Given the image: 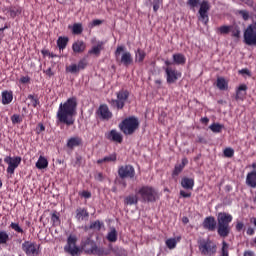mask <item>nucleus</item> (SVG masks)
I'll use <instances>...</instances> for the list:
<instances>
[{"instance_id":"obj_26","label":"nucleus","mask_w":256,"mask_h":256,"mask_svg":"<svg viewBox=\"0 0 256 256\" xmlns=\"http://www.w3.org/2000/svg\"><path fill=\"white\" fill-rule=\"evenodd\" d=\"M89 217V213L86 208H78L76 209V219L79 221L87 220Z\"/></svg>"},{"instance_id":"obj_43","label":"nucleus","mask_w":256,"mask_h":256,"mask_svg":"<svg viewBox=\"0 0 256 256\" xmlns=\"http://www.w3.org/2000/svg\"><path fill=\"white\" fill-rule=\"evenodd\" d=\"M72 32L75 35H79V34L83 33V26L79 23L74 24L73 28H72Z\"/></svg>"},{"instance_id":"obj_45","label":"nucleus","mask_w":256,"mask_h":256,"mask_svg":"<svg viewBox=\"0 0 256 256\" xmlns=\"http://www.w3.org/2000/svg\"><path fill=\"white\" fill-rule=\"evenodd\" d=\"M66 71H67L68 73L76 74V73H79L81 70L79 69V67L77 66V64H72V65L66 67Z\"/></svg>"},{"instance_id":"obj_36","label":"nucleus","mask_w":256,"mask_h":256,"mask_svg":"<svg viewBox=\"0 0 256 256\" xmlns=\"http://www.w3.org/2000/svg\"><path fill=\"white\" fill-rule=\"evenodd\" d=\"M118 239V233L116 228H112L110 232L107 234V240L110 241L111 243H115Z\"/></svg>"},{"instance_id":"obj_52","label":"nucleus","mask_w":256,"mask_h":256,"mask_svg":"<svg viewBox=\"0 0 256 256\" xmlns=\"http://www.w3.org/2000/svg\"><path fill=\"white\" fill-rule=\"evenodd\" d=\"M224 157H228V158H231V157H234L235 155V151L233 148H225L224 149Z\"/></svg>"},{"instance_id":"obj_16","label":"nucleus","mask_w":256,"mask_h":256,"mask_svg":"<svg viewBox=\"0 0 256 256\" xmlns=\"http://www.w3.org/2000/svg\"><path fill=\"white\" fill-rule=\"evenodd\" d=\"M83 146V138L74 136L67 139L66 147L70 150Z\"/></svg>"},{"instance_id":"obj_15","label":"nucleus","mask_w":256,"mask_h":256,"mask_svg":"<svg viewBox=\"0 0 256 256\" xmlns=\"http://www.w3.org/2000/svg\"><path fill=\"white\" fill-rule=\"evenodd\" d=\"M77 98L75 96L68 98L65 102V114L77 115Z\"/></svg>"},{"instance_id":"obj_61","label":"nucleus","mask_w":256,"mask_h":256,"mask_svg":"<svg viewBox=\"0 0 256 256\" xmlns=\"http://www.w3.org/2000/svg\"><path fill=\"white\" fill-rule=\"evenodd\" d=\"M124 52V46H119L118 48H116L115 50V57L118 58L120 56V53Z\"/></svg>"},{"instance_id":"obj_38","label":"nucleus","mask_w":256,"mask_h":256,"mask_svg":"<svg viewBox=\"0 0 256 256\" xmlns=\"http://www.w3.org/2000/svg\"><path fill=\"white\" fill-rule=\"evenodd\" d=\"M27 99L31 101L33 108H37V106L40 105V101L37 95L30 94L27 96Z\"/></svg>"},{"instance_id":"obj_39","label":"nucleus","mask_w":256,"mask_h":256,"mask_svg":"<svg viewBox=\"0 0 256 256\" xmlns=\"http://www.w3.org/2000/svg\"><path fill=\"white\" fill-rule=\"evenodd\" d=\"M231 29H233V26L223 25L220 28H217V33L221 35H227Z\"/></svg>"},{"instance_id":"obj_3","label":"nucleus","mask_w":256,"mask_h":256,"mask_svg":"<svg viewBox=\"0 0 256 256\" xmlns=\"http://www.w3.org/2000/svg\"><path fill=\"white\" fill-rule=\"evenodd\" d=\"M199 252L203 256H213L217 254L218 246L210 238H201L198 240Z\"/></svg>"},{"instance_id":"obj_62","label":"nucleus","mask_w":256,"mask_h":256,"mask_svg":"<svg viewBox=\"0 0 256 256\" xmlns=\"http://www.w3.org/2000/svg\"><path fill=\"white\" fill-rule=\"evenodd\" d=\"M179 195H181V197L184 198V199L191 198V193H187L183 190L179 191Z\"/></svg>"},{"instance_id":"obj_18","label":"nucleus","mask_w":256,"mask_h":256,"mask_svg":"<svg viewBox=\"0 0 256 256\" xmlns=\"http://www.w3.org/2000/svg\"><path fill=\"white\" fill-rule=\"evenodd\" d=\"M247 85L246 84H240L239 87L236 90V101H244L247 95Z\"/></svg>"},{"instance_id":"obj_55","label":"nucleus","mask_w":256,"mask_h":256,"mask_svg":"<svg viewBox=\"0 0 256 256\" xmlns=\"http://www.w3.org/2000/svg\"><path fill=\"white\" fill-rule=\"evenodd\" d=\"M30 82H31L30 76H22L19 79V83L23 85L30 84Z\"/></svg>"},{"instance_id":"obj_21","label":"nucleus","mask_w":256,"mask_h":256,"mask_svg":"<svg viewBox=\"0 0 256 256\" xmlns=\"http://www.w3.org/2000/svg\"><path fill=\"white\" fill-rule=\"evenodd\" d=\"M65 123V103H60L59 109L57 112V125L61 126V124Z\"/></svg>"},{"instance_id":"obj_14","label":"nucleus","mask_w":256,"mask_h":256,"mask_svg":"<svg viewBox=\"0 0 256 256\" xmlns=\"http://www.w3.org/2000/svg\"><path fill=\"white\" fill-rule=\"evenodd\" d=\"M118 175L121 179L125 178H134L135 177V168L132 165H123L118 169Z\"/></svg>"},{"instance_id":"obj_35","label":"nucleus","mask_w":256,"mask_h":256,"mask_svg":"<svg viewBox=\"0 0 256 256\" xmlns=\"http://www.w3.org/2000/svg\"><path fill=\"white\" fill-rule=\"evenodd\" d=\"M209 129L212 130L213 133L219 134L222 132V129H225V125L219 123L210 124Z\"/></svg>"},{"instance_id":"obj_12","label":"nucleus","mask_w":256,"mask_h":256,"mask_svg":"<svg viewBox=\"0 0 256 256\" xmlns=\"http://www.w3.org/2000/svg\"><path fill=\"white\" fill-rule=\"evenodd\" d=\"M244 42L246 45H256V29L249 25L244 32Z\"/></svg>"},{"instance_id":"obj_40","label":"nucleus","mask_w":256,"mask_h":256,"mask_svg":"<svg viewBox=\"0 0 256 256\" xmlns=\"http://www.w3.org/2000/svg\"><path fill=\"white\" fill-rule=\"evenodd\" d=\"M220 256H229V244L226 241L222 242Z\"/></svg>"},{"instance_id":"obj_34","label":"nucleus","mask_w":256,"mask_h":256,"mask_svg":"<svg viewBox=\"0 0 256 256\" xmlns=\"http://www.w3.org/2000/svg\"><path fill=\"white\" fill-rule=\"evenodd\" d=\"M9 240H11V238L7 231L0 229V245H7Z\"/></svg>"},{"instance_id":"obj_47","label":"nucleus","mask_w":256,"mask_h":256,"mask_svg":"<svg viewBox=\"0 0 256 256\" xmlns=\"http://www.w3.org/2000/svg\"><path fill=\"white\" fill-rule=\"evenodd\" d=\"M232 37L239 39L241 37V30L238 27L232 26L231 31Z\"/></svg>"},{"instance_id":"obj_28","label":"nucleus","mask_w":256,"mask_h":256,"mask_svg":"<svg viewBox=\"0 0 256 256\" xmlns=\"http://www.w3.org/2000/svg\"><path fill=\"white\" fill-rule=\"evenodd\" d=\"M187 164H188V159L183 158L182 163L175 166V169L173 171V176H179Z\"/></svg>"},{"instance_id":"obj_41","label":"nucleus","mask_w":256,"mask_h":256,"mask_svg":"<svg viewBox=\"0 0 256 256\" xmlns=\"http://www.w3.org/2000/svg\"><path fill=\"white\" fill-rule=\"evenodd\" d=\"M103 226V222H100L99 220L95 221V222H91L90 224V229L91 230H96V231H100L101 228Z\"/></svg>"},{"instance_id":"obj_57","label":"nucleus","mask_w":256,"mask_h":256,"mask_svg":"<svg viewBox=\"0 0 256 256\" xmlns=\"http://www.w3.org/2000/svg\"><path fill=\"white\" fill-rule=\"evenodd\" d=\"M80 195L84 199H91L92 198V193L89 192V191H86V190L82 191Z\"/></svg>"},{"instance_id":"obj_42","label":"nucleus","mask_w":256,"mask_h":256,"mask_svg":"<svg viewBox=\"0 0 256 256\" xmlns=\"http://www.w3.org/2000/svg\"><path fill=\"white\" fill-rule=\"evenodd\" d=\"M177 244H178V242L176 241L175 238H169V239L166 240V246L170 250H173L176 247Z\"/></svg>"},{"instance_id":"obj_33","label":"nucleus","mask_w":256,"mask_h":256,"mask_svg":"<svg viewBox=\"0 0 256 256\" xmlns=\"http://www.w3.org/2000/svg\"><path fill=\"white\" fill-rule=\"evenodd\" d=\"M146 56H147V54L145 53V51L141 48H138L135 53V61L137 63H143Z\"/></svg>"},{"instance_id":"obj_37","label":"nucleus","mask_w":256,"mask_h":256,"mask_svg":"<svg viewBox=\"0 0 256 256\" xmlns=\"http://www.w3.org/2000/svg\"><path fill=\"white\" fill-rule=\"evenodd\" d=\"M77 114H67L65 113V125L71 126L75 123Z\"/></svg>"},{"instance_id":"obj_13","label":"nucleus","mask_w":256,"mask_h":256,"mask_svg":"<svg viewBox=\"0 0 256 256\" xmlns=\"http://www.w3.org/2000/svg\"><path fill=\"white\" fill-rule=\"evenodd\" d=\"M76 242H77L76 236H69L67 239L66 252L68 254H71V256H79L80 255V250L76 246Z\"/></svg>"},{"instance_id":"obj_49","label":"nucleus","mask_w":256,"mask_h":256,"mask_svg":"<svg viewBox=\"0 0 256 256\" xmlns=\"http://www.w3.org/2000/svg\"><path fill=\"white\" fill-rule=\"evenodd\" d=\"M10 228L16 233H24L23 228L20 227L19 223L11 222Z\"/></svg>"},{"instance_id":"obj_56","label":"nucleus","mask_w":256,"mask_h":256,"mask_svg":"<svg viewBox=\"0 0 256 256\" xmlns=\"http://www.w3.org/2000/svg\"><path fill=\"white\" fill-rule=\"evenodd\" d=\"M19 14V9L11 8L9 10V15L12 19H15V17Z\"/></svg>"},{"instance_id":"obj_29","label":"nucleus","mask_w":256,"mask_h":256,"mask_svg":"<svg viewBox=\"0 0 256 256\" xmlns=\"http://www.w3.org/2000/svg\"><path fill=\"white\" fill-rule=\"evenodd\" d=\"M117 161V154L116 153H112L106 157H104L103 159L97 160V164L100 165L102 163H115Z\"/></svg>"},{"instance_id":"obj_50","label":"nucleus","mask_w":256,"mask_h":256,"mask_svg":"<svg viewBox=\"0 0 256 256\" xmlns=\"http://www.w3.org/2000/svg\"><path fill=\"white\" fill-rule=\"evenodd\" d=\"M57 46L59 50L63 51L65 49V36H60L57 40Z\"/></svg>"},{"instance_id":"obj_20","label":"nucleus","mask_w":256,"mask_h":256,"mask_svg":"<svg viewBox=\"0 0 256 256\" xmlns=\"http://www.w3.org/2000/svg\"><path fill=\"white\" fill-rule=\"evenodd\" d=\"M181 186L187 191H192L194 190L195 180L192 178L183 177L181 181Z\"/></svg>"},{"instance_id":"obj_32","label":"nucleus","mask_w":256,"mask_h":256,"mask_svg":"<svg viewBox=\"0 0 256 256\" xmlns=\"http://www.w3.org/2000/svg\"><path fill=\"white\" fill-rule=\"evenodd\" d=\"M138 202L139 199L134 194L128 195L126 198H124V205H137Z\"/></svg>"},{"instance_id":"obj_9","label":"nucleus","mask_w":256,"mask_h":256,"mask_svg":"<svg viewBox=\"0 0 256 256\" xmlns=\"http://www.w3.org/2000/svg\"><path fill=\"white\" fill-rule=\"evenodd\" d=\"M21 162L22 158L19 156H7L6 158H4V163L8 164L7 173L13 175L15 173V170L20 166Z\"/></svg>"},{"instance_id":"obj_64","label":"nucleus","mask_w":256,"mask_h":256,"mask_svg":"<svg viewBox=\"0 0 256 256\" xmlns=\"http://www.w3.org/2000/svg\"><path fill=\"white\" fill-rule=\"evenodd\" d=\"M244 228V223L243 222H237V225H236V230L237 232H241Z\"/></svg>"},{"instance_id":"obj_2","label":"nucleus","mask_w":256,"mask_h":256,"mask_svg":"<svg viewBox=\"0 0 256 256\" xmlns=\"http://www.w3.org/2000/svg\"><path fill=\"white\" fill-rule=\"evenodd\" d=\"M139 127V119L134 116L124 118L119 124V129L125 136H132Z\"/></svg>"},{"instance_id":"obj_58","label":"nucleus","mask_w":256,"mask_h":256,"mask_svg":"<svg viewBox=\"0 0 256 256\" xmlns=\"http://www.w3.org/2000/svg\"><path fill=\"white\" fill-rule=\"evenodd\" d=\"M45 131V126L42 123L38 124V127H36V134H40Z\"/></svg>"},{"instance_id":"obj_22","label":"nucleus","mask_w":256,"mask_h":256,"mask_svg":"<svg viewBox=\"0 0 256 256\" xmlns=\"http://www.w3.org/2000/svg\"><path fill=\"white\" fill-rule=\"evenodd\" d=\"M246 185L250 188H256V170L250 172L246 176Z\"/></svg>"},{"instance_id":"obj_23","label":"nucleus","mask_w":256,"mask_h":256,"mask_svg":"<svg viewBox=\"0 0 256 256\" xmlns=\"http://www.w3.org/2000/svg\"><path fill=\"white\" fill-rule=\"evenodd\" d=\"M13 101V91L12 90H4L2 91V104L8 105Z\"/></svg>"},{"instance_id":"obj_48","label":"nucleus","mask_w":256,"mask_h":256,"mask_svg":"<svg viewBox=\"0 0 256 256\" xmlns=\"http://www.w3.org/2000/svg\"><path fill=\"white\" fill-rule=\"evenodd\" d=\"M186 5L191 9H195L198 5H201L200 0H187Z\"/></svg>"},{"instance_id":"obj_19","label":"nucleus","mask_w":256,"mask_h":256,"mask_svg":"<svg viewBox=\"0 0 256 256\" xmlns=\"http://www.w3.org/2000/svg\"><path fill=\"white\" fill-rule=\"evenodd\" d=\"M105 43L100 41L97 42V45L92 46L91 49L88 50L89 55H94L96 58H99L102 50L104 49Z\"/></svg>"},{"instance_id":"obj_11","label":"nucleus","mask_w":256,"mask_h":256,"mask_svg":"<svg viewBox=\"0 0 256 256\" xmlns=\"http://www.w3.org/2000/svg\"><path fill=\"white\" fill-rule=\"evenodd\" d=\"M166 73V81L168 84H174L182 77V73L171 67L163 68Z\"/></svg>"},{"instance_id":"obj_27","label":"nucleus","mask_w":256,"mask_h":256,"mask_svg":"<svg viewBox=\"0 0 256 256\" xmlns=\"http://www.w3.org/2000/svg\"><path fill=\"white\" fill-rule=\"evenodd\" d=\"M72 49L74 53H83L86 49V44L83 41L74 42Z\"/></svg>"},{"instance_id":"obj_51","label":"nucleus","mask_w":256,"mask_h":256,"mask_svg":"<svg viewBox=\"0 0 256 256\" xmlns=\"http://www.w3.org/2000/svg\"><path fill=\"white\" fill-rule=\"evenodd\" d=\"M76 66L81 70H85V68L88 66V62L86 58L81 59Z\"/></svg>"},{"instance_id":"obj_60","label":"nucleus","mask_w":256,"mask_h":256,"mask_svg":"<svg viewBox=\"0 0 256 256\" xmlns=\"http://www.w3.org/2000/svg\"><path fill=\"white\" fill-rule=\"evenodd\" d=\"M103 21L102 20H92V22L90 23L91 28L95 27V26H100L102 25Z\"/></svg>"},{"instance_id":"obj_44","label":"nucleus","mask_w":256,"mask_h":256,"mask_svg":"<svg viewBox=\"0 0 256 256\" xmlns=\"http://www.w3.org/2000/svg\"><path fill=\"white\" fill-rule=\"evenodd\" d=\"M51 222H52V224H54V226L60 225V217L57 212H54L51 214Z\"/></svg>"},{"instance_id":"obj_5","label":"nucleus","mask_w":256,"mask_h":256,"mask_svg":"<svg viewBox=\"0 0 256 256\" xmlns=\"http://www.w3.org/2000/svg\"><path fill=\"white\" fill-rule=\"evenodd\" d=\"M115 95L116 99H111L110 101H108V104H110L112 109L123 110L130 96L129 91L126 89H121L116 92Z\"/></svg>"},{"instance_id":"obj_1","label":"nucleus","mask_w":256,"mask_h":256,"mask_svg":"<svg viewBox=\"0 0 256 256\" xmlns=\"http://www.w3.org/2000/svg\"><path fill=\"white\" fill-rule=\"evenodd\" d=\"M233 219V215L226 212H220L217 214V220L214 216H207L202 222V227L208 232H215L217 230L218 236L226 239L231 233L230 223L233 222Z\"/></svg>"},{"instance_id":"obj_24","label":"nucleus","mask_w":256,"mask_h":256,"mask_svg":"<svg viewBox=\"0 0 256 256\" xmlns=\"http://www.w3.org/2000/svg\"><path fill=\"white\" fill-rule=\"evenodd\" d=\"M120 62L123 64L124 67H128L133 63V57L131 52H124L121 56Z\"/></svg>"},{"instance_id":"obj_6","label":"nucleus","mask_w":256,"mask_h":256,"mask_svg":"<svg viewBox=\"0 0 256 256\" xmlns=\"http://www.w3.org/2000/svg\"><path fill=\"white\" fill-rule=\"evenodd\" d=\"M82 250L86 254H94L98 256L103 255V250L98 248L96 243L91 238H87L86 241L82 243Z\"/></svg>"},{"instance_id":"obj_59","label":"nucleus","mask_w":256,"mask_h":256,"mask_svg":"<svg viewBox=\"0 0 256 256\" xmlns=\"http://www.w3.org/2000/svg\"><path fill=\"white\" fill-rule=\"evenodd\" d=\"M94 178H95V180L98 181V182H103V180H104V175H103L102 173H96V174L94 175Z\"/></svg>"},{"instance_id":"obj_46","label":"nucleus","mask_w":256,"mask_h":256,"mask_svg":"<svg viewBox=\"0 0 256 256\" xmlns=\"http://www.w3.org/2000/svg\"><path fill=\"white\" fill-rule=\"evenodd\" d=\"M23 122V118L19 114H14L11 116V123L12 124H20Z\"/></svg>"},{"instance_id":"obj_4","label":"nucleus","mask_w":256,"mask_h":256,"mask_svg":"<svg viewBox=\"0 0 256 256\" xmlns=\"http://www.w3.org/2000/svg\"><path fill=\"white\" fill-rule=\"evenodd\" d=\"M138 195L142 198L143 202L155 203L159 199V193L155 187L143 186L138 190Z\"/></svg>"},{"instance_id":"obj_8","label":"nucleus","mask_w":256,"mask_h":256,"mask_svg":"<svg viewBox=\"0 0 256 256\" xmlns=\"http://www.w3.org/2000/svg\"><path fill=\"white\" fill-rule=\"evenodd\" d=\"M96 115L98 119L103 122H109L113 117V114L107 104H100L96 111Z\"/></svg>"},{"instance_id":"obj_31","label":"nucleus","mask_w":256,"mask_h":256,"mask_svg":"<svg viewBox=\"0 0 256 256\" xmlns=\"http://www.w3.org/2000/svg\"><path fill=\"white\" fill-rule=\"evenodd\" d=\"M35 167L39 170H44L48 167V161L45 157L40 156L38 162H36Z\"/></svg>"},{"instance_id":"obj_53","label":"nucleus","mask_w":256,"mask_h":256,"mask_svg":"<svg viewBox=\"0 0 256 256\" xmlns=\"http://www.w3.org/2000/svg\"><path fill=\"white\" fill-rule=\"evenodd\" d=\"M153 11L157 12L159 8L163 5V0H153Z\"/></svg>"},{"instance_id":"obj_25","label":"nucleus","mask_w":256,"mask_h":256,"mask_svg":"<svg viewBox=\"0 0 256 256\" xmlns=\"http://www.w3.org/2000/svg\"><path fill=\"white\" fill-rule=\"evenodd\" d=\"M173 61H174L175 65L183 66L186 64L187 58H186V56H184L181 53H176L173 55Z\"/></svg>"},{"instance_id":"obj_10","label":"nucleus","mask_w":256,"mask_h":256,"mask_svg":"<svg viewBox=\"0 0 256 256\" xmlns=\"http://www.w3.org/2000/svg\"><path fill=\"white\" fill-rule=\"evenodd\" d=\"M211 10V5L207 0H202L200 4V9H199V20L207 25L208 21L210 20L208 17V11Z\"/></svg>"},{"instance_id":"obj_7","label":"nucleus","mask_w":256,"mask_h":256,"mask_svg":"<svg viewBox=\"0 0 256 256\" xmlns=\"http://www.w3.org/2000/svg\"><path fill=\"white\" fill-rule=\"evenodd\" d=\"M22 249L26 256H39L40 254V244H37V242L25 241Z\"/></svg>"},{"instance_id":"obj_63","label":"nucleus","mask_w":256,"mask_h":256,"mask_svg":"<svg viewBox=\"0 0 256 256\" xmlns=\"http://www.w3.org/2000/svg\"><path fill=\"white\" fill-rule=\"evenodd\" d=\"M43 73L46 74L48 77H53L54 72L52 71V68H48L47 70H43Z\"/></svg>"},{"instance_id":"obj_30","label":"nucleus","mask_w":256,"mask_h":256,"mask_svg":"<svg viewBox=\"0 0 256 256\" xmlns=\"http://www.w3.org/2000/svg\"><path fill=\"white\" fill-rule=\"evenodd\" d=\"M216 86L218 89H220L221 91H226L228 89V82L226 81L225 78L223 77H218L217 78V82H216Z\"/></svg>"},{"instance_id":"obj_17","label":"nucleus","mask_w":256,"mask_h":256,"mask_svg":"<svg viewBox=\"0 0 256 256\" xmlns=\"http://www.w3.org/2000/svg\"><path fill=\"white\" fill-rule=\"evenodd\" d=\"M105 138L114 143H123V135L115 129L105 133Z\"/></svg>"},{"instance_id":"obj_54","label":"nucleus","mask_w":256,"mask_h":256,"mask_svg":"<svg viewBox=\"0 0 256 256\" xmlns=\"http://www.w3.org/2000/svg\"><path fill=\"white\" fill-rule=\"evenodd\" d=\"M238 14L241 16L242 19H244L245 21L250 19V13L247 10H239Z\"/></svg>"}]
</instances>
